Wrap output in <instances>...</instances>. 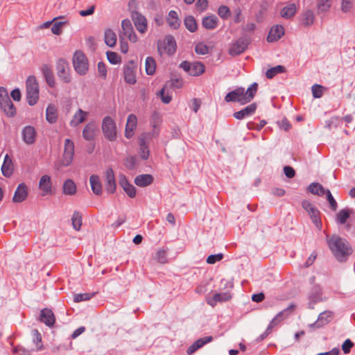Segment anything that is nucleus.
<instances>
[{
  "label": "nucleus",
  "mask_w": 355,
  "mask_h": 355,
  "mask_svg": "<svg viewBox=\"0 0 355 355\" xmlns=\"http://www.w3.org/2000/svg\"><path fill=\"white\" fill-rule=\"evenodd\" d=\"M102 131L105 137L110 141H114L117 137L116 126L114 121L109 116L103 118Z\"/></svg>",
  "instance_id": "obj_6"
},
{
  "label": "nucleus",
  "mask_w": 355,
  "mask_h": 355,
  "mask_svg": "<svg viewBox=\"0 0 355 355\" xmlns=\"http://www.w3.org/2000/svg\"><path fill=\"white\" fill-rule=\"evenodd\" d=\"M121 31L119 34L120 39L126 37L131 42H136L137 37L134 31L131 21L128 19H123L121 21Z\"/></svg>",
  "instance_id": "obj_10"
},
{
  "label": "nucleus",
  "mask_w": 355,
  "mask_h": 355,
  "mask_svg": "<svg viewBox=\"0 0 355 355\" xmlns=\"http://www.w3.org/2000/svg\"><path fill=\"white\" fill-rule=\"evenodd\" d=\"M231 12L227 6L222 5L218 9V15L223 19H227L230 16Z\"/></svg>",
  "instance_id": "obj_49"
},
{
  "label": "nucleus",
  "mask_w": 355,
  "mask_h": 355,
  "mask_svg": "<svg viewBox=\"0 0 355 355\" xmlns=\"http://www.w3.org/2000/svg\"><path fill=\"white\" fill-rule=\"evenodd\" d=\"M65 24H66L65 21H55L51 27V32L54 35H60L62 33V28L63 25H64Z\"/></svg>",
  "instance_id": "obj_56"
},
{
  "label": "nucleus",
  "mask_w": 355,
  "mask_h": 355,
  "mask_svg": "<svg viewBox=\"0 0 355 355\" xmlns=\"http://www.w3.org/2000/svg\"><path fill=\"white\" fill-rule=\"evenodd\" d=\"M87 116L88 112L79 108L70 121V126L73 128L77 127L79 124L83 123L87 119Z\"/></svg>",
  "instance_id": "obj_29"
},
{
  "label": "nucleus",
  "mask_w": 355,
  "mask_h": 355,
  "mask_svg": "<svg viewBox=\"0 0 355 355\" xmlns=\"http://www.w3.org/2000/svg\"><path fill=\"white\" fill-rule=\"evenodd\" d=\"M58 76L65 83L71 82L69 67L68 62L64 58H59L56 62Z\"/></svg>",
  "instance_id": "obj_9"
},
{
  "label": "nucleus",
  "mask_w": 355,
  "mask_h": 355,
  "mask_svg": "<svg viewBox=\"0 0 355 355\" xmlns=\"http://www.w3.org/2000/svg\"><path fill=\"white\" fill-rule=\"evenodd\" d=\"M315 14L311 10H306L304 11L300 17V24L308 28L311 26L315 22Z\"/></svg>",
  "instance_id": "obj_24"
},
{
  "label": "nucleus",
  "mask_w": 355,
  "mask_h": 355,
  "mask_svg": "<svg viewBox=\"0 0 355 355\" xmlns=\"http://www.w3.org/2000/svg\"><path fill=\"white\" fill-rule=\"evenodd\" d=\"M41 71L47 85L53 87L55 86V78L51 67L48 64H44L41 67Z\"/></svg>",
  "instance_id": "obj_30"
},
{
  "label": "nucleus",
  "mask_w": 355,
  "mask_h": 355,
  "mask_svg": "<svg viewBox=\"0 0 355 355\" xmlns=\"http://www.w3.org/2000/svg\"><path fill=\"white\" fill-rule=\"evenodd\" d=\"M176 42L175 38L171 35H166L163 40L157 42V51L160 56L166 54L168 56L173 55L176 51Z\"/></svg>",
  "instance_id": "obj_4"
},
{
  "label": "nucleus",
  "mask_w": 355,
  "mask_h": 355,
  "mask_svg": "<svg viewBox=\"0 0 355 355\" xmlns=\"http://www.w3.org/2000/svg\"><path fill=\"white\" fill-rule=\"evenodd\" d=\"M137 124V116L133 114H130L128 116V120H127L125 128L132 129L135 130V129L136 128Z\"/></svg>",
  "instance_id": "obj_54"
},
{
  "label": "nucleus",
  "mask_w": 355,
  "mask_h": 355,
  "mask_svg": "<svg viewBox=\"0 0 355 355\" xmlns=\"http://www.w3.org/2000/svg\"><path fill=\"white\" fill-rule=\"evenodd\" d=\"M212 340H213V337L210 336H206L204 338H199L196 341H195L194 343L196 345V347H198V349H200L202 347H203L205 345L211 342Z\"/></svg>",
  "instance_id": "obj_58"
},
{
  "label": "nucleus",
  "mask_w": 355,
  "mask_h": 355,
  "mask_svg": "<svg viewBox=\"0 0 355 355\" xmlns=\"http://www.w3.org/2000/svg\"><path fill=\"white\" fill-rule=\"evenodd\" d=\"M166 22L168 23V26L173 29H178L180 27L181 21L179 19L178 12L175 10L169 11L168 17H166Z\"/></svg>",
  "instance_id": "obj_36"
},
{
  "label": "nucleus",
  "mask_w": 355,
  "mask_h": 355,
  "mask_svg": "<svg viewBox=\"0 0 355 355\" xmlns=\"http://www.w3.org/2000/svg\"><path fill=\"white\" fill-rule=\"evenodd\" d=\"M285 67L282 65H277L275 67L268 69L266 72V76L268 79H272L276 75L284 73Z\"/></svg>",
  "instance_id": "obj_44"
},
{
  "label": "nucleus",
  "mask_w": 355,
  "mask_h": 355,
  "mask_svg": "<svg viewBox=\"0 0 355 355\" xmlns=\"http://www.w3.org/2000/svg\"><path fill=\"white\" fill-rule=\"evenodd\" d=\"M89 182L92 190L96 196H100L102 193V184L100 178L97 175H92L89 178Z\"/></svg>",
  "instance_id": "obj_33"
},
{
  "label": "nucleus",
  "mask_w": 355,
  "mask_h": 355,
  "mask_svg": "<svg viewBox=\"0 0 355 355\" xmlns=\"http://www.w3.org/2000/svg\"><path fill=\"white\" fill-rule=\"evenodd\" d=\"M97 132V125L94 121L87 123L83 130V137L87 141L95 140Z\"/></svg>",
  "instance_id": "obj_16"
},
{
  "label": "nucleus",
  "mask_w": 355,
  "mask_h": 355,
  "mask_svg": "<svg viewBox=\"0 0 355 355\" xmlns=\"http://www.w3.org/2000/svg\"><path fill=\"white\" fill-rule=\"evenodd\" d=\"M218 19L214 15L205 17L202 21V26L207 30H213L216 28L218 26Z\"/></svg>",
  "instance_id": "obj_35"
},
{
  "label": "nucleus",
  "mask_w": 355,
  "mask_h": 355,
  "mask_svg": "<svg viewBox=\"0 0 355 355\" xmlns=\"http://www.w3.org/2000/svg\"><path fill=\"white\" fill-rule=\"evenodd\" d=\"M312 222H321V218H320V212L318 209L314 207L309 212H308Z\"/></svg>",
  "instance_id": "obj_61"
},
{
  "label": "nucleus",
  "mask_w": 355,
  "mask_h": 355,
  "mask_svg": "<svg viewBox=\"0 0 355 355\" xmlns=\"http://www.w3.org/2000/svg\"><path fill=\"white\" fill-rule=\"evenodd\" d=\"M156 61L153 57H147L145 62V69L148 75L152 76L156 70Z\"/></svg>",
  "instance_id": "obj_43"
},
{
  "label": "nucleus",
  "mask_w": 355,
  "mask_h": 355,
  "mask_svg": "<svg viewBox=\"0 0 355 355\" xmlns=\"http://www.w3.org/2000/svg\"><path fill=\"white\" fill-rule=\"evenodd\" d=\"M195 51L197 54L206 55L209 53V47L206 44L200 42L196 45Z\"/></svg>",
  "instance_id": "obj_57"
},
{
  "label": "nucleus",
  "mask_w": 355,
  "mask_h": 355,
  "mask_svg": "<svg viewBox=\"0 0 355 355\" xmlns=\"http://www.w3.org/2000/svg\"><path fill=\"white\" fill-rule=\"evenodd\" d=\"M284 35V28L282 25L273 26L267 36V42H274L279 40Z\"/></svg>",
  "instance_id": "obj_19"
},
{
  "label": "nucleus",
  "mask_w": 355,
  "mask_h": 355,
  "mask_svg": "<svg viewBox=\"0 0 355 355\" xmlns=\"http://www.w3.org/2000/svg\"><path fill=\"white\" fill-rule=\"evenodd\" d=\"M136 63L134 60H130L123 68L124 80L126 83L134 85L136 83L135 75Z\"/></svg>",
  "instance_id": "obj_12"
},
{
  "label": "nucleus",
  "mask_w": 355,
  "mask_h": 355,
  "mask_svg": "<svg viewBox=\"0 0 355 355\" xmlns=\"http://www.w3.org/2000/svg\"><path fill=\"white\" fill-rule=\"evenodd\" d=\"M257 107V105L256 103H251L243 109L238 112H235L233 114V116L238 120H242L246 117L252 116L255 112Z\"/></svg>",
  "instance_id": "obj_18"
},
{
  "label": "nucleus",
  "mask_w": 355,
  "mask_h": 355,
  "mask_svg": "<svg viewBox=\"0 0 355 355\" xmlns=\"http://www.w3.org/2000/svg\"><path fill=\"white\" fill-rule=\"evenodd\" d=\"M324 195H326L327 196V200L329 203L330 208L333 211H336L338 207V204L335 198H334L333 195L331 194V191L329 189H327V191L325 192Z\"/></svg>",
  "instance_id": "obj_52"
},
{
  "label": "nucleus",
  "mask_w": 355,
  "mask_h": 355,
  "mask_svg": "<svg viewBox=\"0 0 355 355\" xmlns=\"http://www.w3.org/2000/svg\"><path fill=\"white\" fill-rule=\"evenodd\" d=\"M132 19L139 32L144 33L147 31V20L140 12H132Z\"/></svg>",
  "instance_id": "obj_14"
},
{
  "label": "nucleus",
  "mask_w": 355,
  "mask_h": 355,
  "mask_svg": "<svg viewBox=\"0 0 355 355\" xmlns=\"http://www.w3.org/2000/svg\"><path fill=\"white\" fill-rule=\"evenodd\" d=\"M1 172L3 175L6 178L11 176L13 173V163L11 157L8 154L4 157L3 163L1 166Z\"/></svg>",
  "instance_id": "obj_32"
},
{
  "label": "nucleus",
  "mask_w": 355,
  "mask_h": 355,
  "mask_svg": "<svg viewBox=\"0 0 355 355\" xmlns=\"http://www.w3.org/2000/svg\"><path fill=\"white\" fill-rule=\"evenodd\" d=\"M106 55H107V58L108 61L112 64H116L120 63L121 58L116 53L113 52V51H107L106 53Z\"/></svg>",
  "instance_id": "obj_50"
},
{
  "label": "nucleus",
  "mask_w": 355,
  "mask_h": 355,
  "mask_svg": "<svg viewBox=\"0 0 355 355\" xmlns=\"http://www.w3.org/2000/svg\"><path fill=\"white\" fill-rule=\"evenodd\" d=\"M33 336V343H35L37 346V350H41L43 348V345L42 344V336L40 333L37 329H33L32 331Z\"/></svg>",
  "instance_id": "obj_48"
},
{
  "label": "nucleus",
  "mask_w": 355,
  "mask_h": 355,
  "mask_svg": "<svg viewBox=\"0 0 355 355\" xmlns=\"http://www.w3.org/2000/svg\"><path fill=\"white\" fill-rule=\"evenodd\" d=\"M251 42V39L247 35H243L237 39L229 49V53L232 56L239 55L243 53Z\"/></svg>",
  "instance_id": "obj_7"
},
{
  "label": "nucleus",
  "mask_w": 355,
  "mask_h": 355,
  "mask_svg": "<svg viewBox=\"0 0 355 355\" xmlns=\"http://www.w3.org/2000/svg\"><path fill=\"white\" fill-rule=\"evenodd\" d=\"M73 65L77 73L80 76L85 75L89 69V62L85 54L76 51L73 55Z\"/></svg>",
  "instance_id": "obj_5"
},
{
  "label": "nucleus",
  "mask_w": 355,
  "mask_h": 355,
  "mask_svg": "<svg viewBox=\"0 0 355 355\" xmlns=\"http://www.w3.org/2000/svg\"><path fill=\"white\" fill-rule=\"evenodd\" d=\"M125 165L130 170L134 169L136 166V162H135V157H133V156L128 157L125 160Z\"/></svg>",
  "instance_id": "obj_64"
},
{
  "label": "nucleus",
  "mask_w": 355,
  "mask_h": 355,
  "mask_svg": "<svg viewBox=\"0 0 355 355\" xmlns=\"http://www.w3.org/2000/svg\"><path fill=\"white\" fill-rule=\"evenodd\" d=\"M150 151L148 146L146 144L144 139H141L139 142V155L144 160L148 159L149 157Z\"/></svg>",
  "instance_id": "obj_46"
},
{
  "label": "nucleus",
  "mask_w": 355,
  "mask_h": 355,
  "mask_svg": "<svg viewBox=\"0 0 355 355\" xmlns=\"http://www.w3.org/2000/svg\"><path fill=\"white\" fill-rule=\"evenodd\" d=\"M23 141L27 144H33L35 141L36 131L31 125L25 126L21 131Z\"/></svg>",
  "instance_id": "obj_22"
},
{
  "label": "nucleus",
  "mask_w": 355,
  "mask_h": 355,
  "mask_svg": "<svg viewBox=\"0 0 355 355\" xmlns=\"http://www.w3.org/2000/svg\"><path fill=\"white\" fill-rule=\"evenodd\" d=\"M332 316L333 313L331 311H324L319 315L317 321L311 324L309 327L313 328H320L327 324L330 321Z\"/></svg>",
  "instance_id": "obj_27"
},
{
  "label": "nucleus",
  "mask_w": 355,
  "mask_h": 355,
  "mask_svg": "<svg viewBox=\"0 0 355 355\" xmlns=\"http://www.w3.org/2000/svg\"><path fill=\"white\" fill-rule=\"evenodd\" d=\"M119 184L128 197L133 198L136 196L137 191L135 187L130 183L125 175L123 174H121L119 175Z\"/></svg>",
  "instance_id": "obj_17"
},
{
  "label": "nucleus",
  "mask_w": 355,
  "mask_h": 355,
  "mask_svg": "<svg viewBox=\"0 0 355 355\" xmlns=\"http://www.w3.org/2000/svg\"><path fill=\"white\" fill-rule=\"evenodd\" d=\"M46 121L53 124L57 121L58 119V114L56 107L50 104L48 105L46 110Z\"/></svg>",
  "instance_id": "obj_38"
},
{
  "label": "nucleus",
  "mask_w": 355,
  "mask_h": 355,
  "mask_svg": "<svg viewBox=\"0 0 355 355\" xmlns=\"http://www.w3.org/2000/svg\"><path fill=\"white\" fill-rule=\"evenodd\" d=\"M158 96H159L161 101L164 104H168L171 101V96L168 94L165 93V89L163 87L158 93Z\"/></svg>",
  "instance_id": "obj_59"
},
{
  "label": "nucleus",
  "mask_w": 355,
  "mask_h": 355,
  "mask_svg": "<svg viewBox=\"0 0 355 355\" xmlns=\"http://www.w3.org/2000/svg\"><path fill=\"white\" fill-rule=\"evenodd\" d=\"M105 187L108 193H114L116 189V182L114 172L112 168H108L105 171Z\"/></svg>",
  "instance_id": "obj_13"
},
{
  "label": "nucleus",
  "mask_w": 355,
  "mask_h": 355,
  "mask_svg": "<svg viewBox=\"0 0 355 355\" xmlns=\"http://www.w3.org/2000/svg\"><path fill=\"white\" fill-rule=\"evenodd\" d=\"M331 0H318L317 8L318 13L327 12L331 6Z\"/></svg>",
  "instance_id": "obj_45"
},
{
  "label": "nucleus",
  "mask_w": 355,
  "mask_h": 355,
  "mask_svg": "<svg viewBox=\"0 0 355 355\" xmlns=\"http://www.w3.org/2000/svg\"><path fill=\"white\" fill-rule=\"evenodd\" d=\"M180 67L192 76H198L205 71V66L200 62L191 63L187 61H183L180 63Z\"/></svg>",
  "instance_id": "obj_8"
},
{
  "label": "nucleus",
  "mask_w": 355,
  "mask_h": 355,
  "mask_svg": "<svg viewBox=\"0 0 355 355\" xmlns=\"http://www.w3.org/2000/svg\"><path fill=\"white\" fill-rule=\"evenodd\" d=\"M74 155V144L70 139H66L64 141V149L62 165L68 166L72 162Z\"/></svg>",
  "instance_id": "obj_11"
},
{
  "label": "nucleus",
  "mask_w": 355,
  "mask_h": 355,
  "mask_svg": "<svg viewBox=\"0 0 355 355\" xmlns=\"http://www.w3.org/2000/svg\"><path fill=\"white\" fill-rule=\"evenodd\" d=\"M154 178L150 174H141L135 177L134 182L140 187H146L153 183Z\"/></svg>",
  "instance_id": "obj_31"
},
{
  "label": "nucleus",
  "mask_w": 355,
  "mask_h": 355,
  "mask_svg": "<svg viewBox=\"0 0 355 355\" xmlns=\"http://www.w3.org/2000/svg\"><path fill=\"white\" fill-rule=\"evenodd\" d=\"M258 90V84L253 83L247 90L242 87L228 92L225 96V101L227 103H239L241 105L247 104L254 98Z\"/></svg>",
  "instance_id": "obj_2"
},
{
  "label": "nucleus",
  "mask_w": 355,
  "mask_h": 355,
  "mask_svg": "<svg viewBox=\"0 0 355 355\" xmlns=\"http://www.w3.org/2000/svg\"><path fill=\"white\" fill-rule=\"evenodd\" d=\"M39 189L42 191V196L51 194L52 193V182L51 178L49 175H44L40 178Z\"/></svg>",
  "instance_id": "obj_25"
},
{
  "label": "nucleus",
  "mask_w": 355,
  "mask_h": 355,
  "mask_svg": "<svg viewBox=\"0 0 355 355\" xmlns=\"http://www.w3.org/2000/svg\"><path fill=\"white\" fill-rule=\"evenodd\" d=\"M322 291L319 285H314L309 295V302L308 307L311 309L314 308V304L322 300Z\"/></svg>",
  "instance_id": "obj_15"
},
{
  "label": "nucleus",
  "mask_w": 355,
  "mask_h": 355,
  "mask_svg": "<svg viewBox=\"0 0 355 355\" xmlns=\"http://www.w3.org/2000/svg\"><path fill=\"white\" fill-rule=\"evenodd\" d=\"M62 189L65 195L72 196L76 193L77 187L72 180L67 179L63 184Z\"/></svg>",
  "instance_id": "obj_39"
},
{
  "label": "nucleus",
  "mask_w": 355,
  "mask_h": 355,
  "mask_svg": "<svg viewBox=\"0 0 355 355\" xmlns=\"http://www.w3.org/2000/svg\"><path fill=\"white\" fill-rule=\"evenodd\" d=\"M223 258V254L222 253L211 254L207 258V263L209 264H214L216 262L220 261Z\"/></svg>",
  "instance_id": "obj_60"
},
{
  "label": "nucleus",
  "mask_w": 355,
  "mask_h": 355,
  "mask_svg": "<svg viewBox=\"0 0 355 355\" xmlns=\"http://www.w3.org/2000/svg\"><path fill=\"white\" fill-rule=\"evenodd\" d=\"M277 123L279 128L285 131L289 130L291 127V123L286 118L282 119L280 121H278Z\"/></svg>",
  "instance_id": "obj_63"
},
{
  "label": "nucleus",
  "mask_w": 355,
  "mask_h": 355,
  "mask_svg": "<svg viewBox=\"0 0 355 355\" xmlns=\"http://www.w3.org/2000/svg\"><path fill=\"white\" fill-rule=\"evenodd\" d=\"M307 191L312 194L322 196L325 194L327 189L318 182H312L307 188Z\"/></svg>",
  "instance_id": "obj_40"
},
{
  "label": "nucleus",
  "mask_w": 355,
  "mask_h": 355,
  "mask_svg": "<svg viewBox=\"0 0 355 355\" xmlns=\"http://www.w3.org/2000/svg\"><path fill=\"white\" fill-rule=\"evenodd\" d=\"M311 90L313 98H320L323 95L324 87L320 85L315 84L312 86Z\"/></svg>",
  "instance_id": "obj_51"
},
{
  "label": "nucleus",
  "mask_w": 355,
  "mask_h": 355,
  "mask_svg": "<svg viewBox=\"0 0 355 355\" xmlns=\"http://www.w3.org/2000/svg\"><path fill=\"white\" fill-rule=\"evenodd\" d=\"M208 1L207 0H197L196 3V8L200 12H202L205 11L208 8Z\"/></svg>",
  "instance_id": "obj_62"
},
{
  "label": "nucleus",
  "mask_w": 355,
  "mask_h": 355,
  "mask_svg": "<svg viewBox=\"0 0 355 355\" xmlns=\"http://www.w3.org/2000/svg\"><path fill=\"white\" fill-rule=\"evenodd\" d=\"M347 219L355 220V210L345 207L339 211L336 215V222H346Z\"/></svg>",
  "instance_id": "obj_28"
},
{
  "label": "nucleus",
  "mask_w": 355,
  "mask_h": 355,
  "mask_svg": "<svg viewBox=\"0 0 355 355\" xmlns=\"http://www.w3.org/2000/svg\"><path fill=\"white\" fill-rule=\"evenodd\" d=\"M105 43L110 47L115 46L116 42V35L111 29H107L104 35Z\"/></svg>",
  "instance_id": "obj_42"
},
{
  "label": "nucleus",
  "mask_w": 355,
  "mask_h": 355,
  "mask_svg": "<svg viewBox=\"0 0 355 355\" xmlns=\"http://www.w3.org/2000/svg\"><path fill=\"white\" fill-rule=\"evenodd\" d=\"M94 293H89L76 294L74 295L73 300L75 302L87 301L90 300L94 296Z\"/></svg>",
  "instance_id": "obj_53"
},
{
  "label": "nucleus",
  "mask_w": 355,
  "mask_h": 355,
  "mask_svg": "<svg viewBox=\"0 0 355 355\" xmlns=\"http://www.w3.org/2000/svg\"><path fill=\"white\" fill-rule=\"evenodd\" d=\"M354 6V0H342L341 10L344 13L350 12Z\"/></svg>",
  "instance_id": "obj_55"
},
{
  "label": "nucleus",
  "mask_w": 355,
  "mask_h": 355,
  "mask_svg": "<svg viewBox=\"0 0 355 355\" xmlns=\"http://www.w3.org/2000/svg\"><path fill=\"white\" fill-rule=\"evenodd\" d=\"M26 98L29 105H35L39 99V85L34 76H29L26 82Z\"/></svg>",
  "instance_id": "obj_3"
},
{
  "label": "nucleus",
  "mask_w": 355,
  "mask_h": 355,
  "mask_svg": "<svg viewBox=\"0 0 355 355\" xmlns=\"http://www.w3.org/2000/svg\"><path fill=\"white\" fill-rule=\"evenodd\" d=\"M28 196L27 186L24 183H20L15 191L12 201L15 203H19L24 201Z\"/></svg>",
  "instance_id": "obj_20"
},
{
  "label": "nucleus",
  "mask_w": 355,
  "mask_h": 355,
  "mask_svg": "<svg viewBox=\"0 0 355 355\" xmlns=\"http://www.w3.org/2000/svg\"><path fill=\"white\" fill-rule=\"evenodd\" d=\"M40 321L46 326L52 327L55 322V317L52 310L45 308L41 311Z\"/></svg>",
  "instance_id": "obj_23"
},
{
  "label": "nucleus",
  "mask_w": 355,
  "mask_h": 355,
  "mask_svg": "<svg viewBox=\"0 0 355 355\" xmlns=\"http://www.w3.org/2000/svg\"><path fill=\"white\" fill-rule=\"evenodd\" d=\"M297 12V6L295 3H288L287 6L282 8L280 15L284 19L292 18Z\"/></svg>",
  "instance_id": "obj_34"
},
{
  "label": "nucleus",
  "mask_w": 355,
  "mask_h": 355,
  "mask_svg": "<svg viewBox=\"0 0 355 355\" xmlns=\"http://www.w3.org/2000/svg\"><path fill=\"white\" fill-rule=\"evenodd\" d=\"M328 244L331 252L338 261H345L353 252L349 243L338 235L334 234L328 239Z\"/></svg>",
  "instance_id": "obj_1"
},
{
  "label": "nucleus",
  "mask_w": 355,
  "mask_h": 355,
  "mask_svg": "<svg viewBox=\"0 0 355 355\" xmlns=\"http://www.w3.org/2000/svg\"><path fill=\"white\" fill-rule=\"evenodd\" d=\"M0 108L8 117H13L16 115V108L11 101L10 98L1 99V101H0Z\"/></svg>",
  "instance_id": "obj_21"
},
{
  "label": "nucleus",
  "mask_w": 355,
  "mask_h": 355,
  "mask_svg": "<svg viewBox=\"0 0 355 355\" xmlns=\"http://www.w3.org/2000/svg\"><path fill=\"white\" fill-rule=\"evenodd\" d=\"M295 304H291L287 308L279 312L274 318L276 319L278 322H281L282 320L291 315L292 313L295 311Z\"/></svg>",
  "instance_id": "obj_37"
},
{
  "label": "nucleus",
  "mask_w": 355,
  "mask_h": 355,
  "mask_svg": "<svg viewBox=\"0 0 355 355\" xmlns=\"http://www.w3.org/2000/svg\"><path fill=\"white\" fill-rule=\"evenodd\" d=\"M184 24L186 28L191 33H194L198 29V24L196 19L191 16L188 15L184 19Z\"/></svg>",
  "instance_id": "obj_41"
},
{
  "label": "nucleus",
  "mask_w": 355,
  "mask_h": 355,
  "mask_svg": "<svg viewBox=\"0 0 355 355\" xmlns=\"http://www.w3.org/2000/svg\"><path fill=\"white\" fill-rule=\"evenodd\" d=\"M167 248H159L157 250L155 259L160 263H165L167 262Z\"/></svg>",
  "instance_id": "obj_47"
},
{
  "label": "nucleus",
  "mask_w": 355,
  "mask_h": 355,
  "mask_svg": "<svg viewBox=\"0 0 355 355\" xmlns=\"http://www.w3.org/2000/svg\"><path fill=\"white\" fill-rule=\"evenodd\" d=\"M232 295L229 292L216 293L212 298H207V302L212 307L215 306L217 302H225L230 300Z\"/></svg>",
  "instance_id": "obj_26"
}]
</instances>
